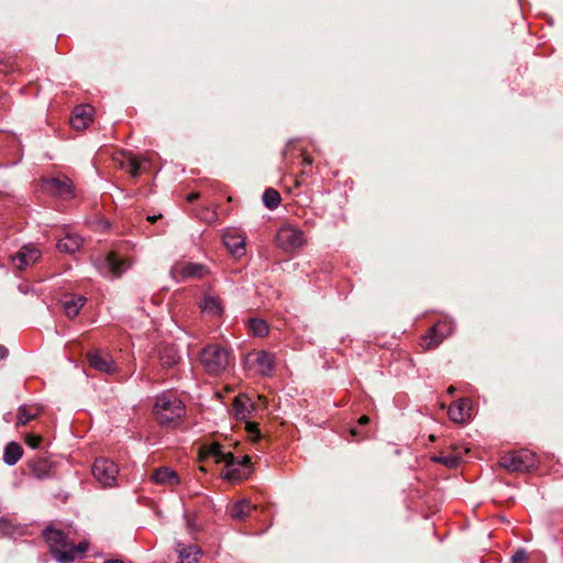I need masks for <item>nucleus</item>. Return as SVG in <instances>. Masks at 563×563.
Returning a JSON list of instances; mask_svg holds the SVG:
<instances>
[{
  "label": "nucleus",
  "mask_w": 563,
  "mask_h": 563,
  "mask_svg": "<svg viewBox=\"0 0 563 563\" xmlns=\"http://www.w3.org/2000/svg\"><path fill=\"white\" fill-rule=\"evenodd\" d=\"M249 463H250V457L249 456H243L242 461L235 463V465L243 466V465H246Z\"/></svg>",
  "instance_id": "obj_43"
},
{
  "label": "nucleus",
  "mask_w": 563,
  "mask_h": 563,
  "mask_svg": "<svg viewBox=\"0 0 563 563\" xmlns=\"http://www.w3.org/2000/svg\"><path fill=\"white\" fill-rule=\"evenodd\" d=\"M199 198V194L198 192H191L187 196V201L188 202H194L196 199Z\"/></svg>",
  "instance_id": "obj_42"
},
{
  "label": "nucleus",
  "mask_w": 563,
  "mask_h": 563,
  "mask_svg": "<svg viewBox=\"0 0 563 563\" xmlns=\"http://www.w3.org/2000/svg\"><path fill=\"white\" fill-rule=\"evenodd\" d=\"M173 274L181 278H202L208 274V268L197 263H178L173 267Z\"/></svg>",
  "instance_id": "obj_14"
},
{
  "label": "nucleus",
  "mask_w": 563,
  "mask_h": 563,
  "mask_svg": "<svg viewBox=\"0 0 563 563\" xmlns=\"http://www.w3.org/2000/svg\"><path fill=\"white\" fill-rule=\"evenodd\" d=\"M254 507L247 500H241L233 505L231 509V517L233 519L243 520L247 518Z\"/></svg>",
  "instance_id": "obj_26"
},
{
  "label": "nucleus",
  "mask_w": 563,
  "mask_h": 563,
  "mask_svg": "<svg viewBox=\"0 0 563 563\" xmlns=\"http://www.w3.org/2000/svg\"><path fill=\"white\" fill-rule=\"evenodd\" d=\"M203 456L213 457L216 463L223 462L228 471L224 474V478L229 481H235L241 477L239 467H235V457L232 452H223L220 444L214 443L206 449L202 454Z\"/></svg>",
  "instance_id": "obj_7"
},
{
  "label": "nucleus",
  "mask_w": 563,
  "mask_h": 563,
  "mask_svg": "<svg viewBox=\"0 0 563 563\" xmlns=\"http://www.w3.org/2000/svg\"><path fill=\"white\" fill-rule=\"evenodd\" d=\"M449 418L456 423H465L472 416V402L467 398H461L448 408Z\"/></svg>",
  "instance_id": "obj_12"
},
{
  "label": "nucleus",
  "mask_w": 563,
  "mask_h": 563,
  "mask_svg": "<svg viewBox=\"0 0 563 563\" xmlns=\"http://www.w3.org/2000/svg\"><path fill=\"white\" fill-rule=\"evenodd\" d=\"M42 536L47 543L53 558L59 563H70L81 558L89 549L87 540L75 544L63 530L47 526Z\"/></svg>",
  "instance_id": "obj_1"
},
{
  "label": "nucleus",
  "mask_w": 563,
  "mask_h": 563,
  "mask_svg": "<svg viewBox=\"0 0 563 563\" xmlns=\"http://www.w3.org/2000/svg\"><path fill=\"white\" fill-rule=\"evenodd\" d=\"M197 216L200 220H202L209 224L214 223L218 220V214H217L216 209L202 208L198 212Z\"/></svg>",
  "instance_id": "obj_34"
},
{
  "label": "nucleus",
  "mask_w": 563,
  "mask_h": 563,
  "mask_svg": "<svg viewBox=\"0 0 563 563\" xmlns=\"http://www.w3.org/2000/svg\"><path fill=\"white\" fill-rule=\"evenodd\" d=\"M300 155L302 156V165H303V169L301 170L300 175L296 176V177H292L294 178V181H295V185L296 187H299L301 186L302 184V178L306 177V176H310L311 175V168L310 169H307L306 167H309L312 165L313 163V159L312 157L303 150L300 151Z\"/></svg>",
  "instance_id": "obj_30"
},
{
  "label": "nucleus",
  "mask_w": 563,
  "mask_h": 563,
  "mask_svg": "<svg viewBox=\"0 0 563 563\" xmlns=\"http://www.w3.org/2000/svg\"><path fill=\"white\" fill-rule=\"evenodd\" d=\"M350 434L354 438L356 441H362L364 439H367L368 434L366 432H362L357 427H353L350 429Z\"/></svg>",
  "instance_id": "obj_38"
},
{
  "label": "nucleus",
  "mask_w": 563,
  "mask_h": 563,
  "mask_svg": "<svg viewBox=\"0 0 563 563\" xmlns=\"http://www.w3.org/2000/svg\"><path fill=\"white\" fill-rule=\"evenodd\" d=\"M527 560H528V555L523 549H518L511 556L512 563H526Z\"/></svg>",
  "instance_id": "obj_37"
},
{
  "label": "nucleus",
  "mask_w": 563,
  "mask_h": 563,
  "mask_svg": "<svg viewBox=\"0 0 563 563\" xmlns=\"http://www.w3.org/2000/svg\"><path fill=\"white\" fill-rule=\"evenodd\" d=\"M369 422V417L364 415L362 417H360V419L357 420V424L358 427H362V426H365Z\"/></svg>",
  "instance_id": "obj_40"
},
{
  "label": "nucleus",
  "mask_w": 563,
  "mask_h": 563,
  "mask_svg": "<svg viewBox=\"0 0 563 563\" xmlns=\"http://www.w3.org/2000/svg\"><path fill=\"white\" fill-rule=\"evenodd\" d=\"M162 218V214H158V216H148L147 217V221L150 222H155L157 219H161Z\"/></svg>",
  "instance_id": "obj_44"
},
{
  "label": "nucleus",
  "mask_w": 563,
  "mask_h": 563,
  "mask_svg": "<svg viewBox=\"0 0 563 563\" xmlns=\"http://www.w3.org/2000/svg\"><path fill=\"white\" fill-rule=\"evenodd\" d=\"M152 479L159 485L175 486L179 484L178 474L169 467H158L154 471Z\"/></svg>",
  "instance_id": "obj_22"
},
{
  "label": "nucleus",
  "mask_w": 563,
  "mask_h": 563,
  "mask_svg": "<svg viewBox=\"0 0 563 563\" xmlns=\"http://www.w3.org/2000/svg\"><path fill=\"white\" fill-rule=\"evenodd\" d=\"M290 147H291V144L289 143V144L287 145L286 150L284 151V155H285V156H286V155H287V153L289 152Z\"/></svg>",
  "instance_id": "obj_47"
},
{
  "label": "nucleus",
  "mask_w": 563,
  "mask_h": 563,
  "mask_svg": "<svg viewBox=\"0 0 563 563\" xmlns=\"http://www.w3.org/2000/svg\"><path fill=\"white\" fill-rule=\"evenodd\" d=\"M8 355L9 350L5 346L0 345V360H4Z\"/></svg>",
  "instance_id": "obj_41"
},
{
  "label": "nucleus",
  "mask_w": 563,
  "mask_h": 563,
  "mask_svg": "<svg viewBox=\"0 0 563 563\" xmlns=\"http://www.w3.org/2000/svg\"><path fill=\"white\" fill-rule=\"evenodd\" d=\"M249 328H250V331L254 335L260 336V338L266 336L269 332L268 324L263 319H256V318L250 319Z\"/></svg>",
  "instance_id": "obj_29"
},
{
  "label": "nucleus",
  "mask_w": 563,
  "mask_h": 563,
  "mask_svg": "<svg viewBox=\"0 0 563 563\" xmlns=\"http://www.w3.org/2000/svg\"><path fill=\"white\" fill-rule=\"evenodd\" d=\"M42 413V408L36 405L20 406L16 413V427L27 424L30 421L36 419Z\"/></svg>",
  "instance_id": "obj_21"
},
{
  "label": "nucleus",
  "mask_w": 563,
  "mask_h": 563,
  "mask_svg": "<svg viewBox=\"0 0 563 563\" xmlns=\"http://www.w3.org/2000/svg\"><path fill=\"white\" fill-rule=\"evenodd\" d=\"M87 360L89 365L96 371L104 374H113L117 372V365L111 355L103 351L92 350L87 352Z\"/></svg>",
  "instance_id": "obj_10"
},
{
  "label": "nucleus",
  "mask_w": 563,
  "mask_h": 563,
  "mask_svg": "<svg viewBox=\"0 0 563 563\" xmlns=\"http://www.w3.org/2000/svg\"><path fill=\"white\" fill-rule=\"evenodd\" d=\"M87 299L84 296L80 295H66L60 300L62 308L65 312V314L69 319H74L78 316L80 309L86 303Z\"/></svg>",
  "instance_id": "obj_18"
},
{
  "label": "nucleus",
  "mask_w": 563,
  "mask_h": 563,
  "mask_svg": "<svg viewBox=\"0 0 563 563\" xmlns=\"http://www.w3.org/2000/svg\"><path fill=\"white\" fill-rule=\"evenodd\" d=\"M115 167L126 169L132 177H137L146 170L147 159L134 155L132 152L119 151L112 155Z\"/></svg>",
  "instance_id": "obj_6"
},
{
  "label": "nucleus",
  "mask_w": 563,
  "mask_h": 563,
  "mask_svg": "<svg viewBox=\"0 0 563 563\" xmlns=\"http://www.w3.org/2000/svg\"><path fill=\"white\" fill-rule=\"evenodd\" d=\"M32 474L37 479L51 477L54 471L53 462L44 456L34 457L27 463Z\"/></svg>",
  "instance_id": "obj_17"
},
{
  "label": "nucleus",
  "mask_w": 563,
  "mask_h": 563,
  "mask_svg": "<svg viewBox=\"0 0 563 563\" xmlns=\"http://www.w3.org/2000/svg\"><path fill=\"white\" fill-rule=\"evenodd\" d=\"M451 449H452L453 453H459L461 455H462V452H464V453L468 452L467 448L462 450L457 444H451Z\"/></svg>",
  "instance_id": "obj_39"
},
{
  "label": "nucleus",
  "mask_w": 563,
  "mask_h": 563,
  "mask_svg": "<svg viewBox=\"0 0 563 563\" xmlns=\"http://www.w3.org/2000/svg\"><path fill=\"white\" fill-rule=\"evenodd\" d=\"M223 243L234 257H241L245 254L246 238L236 232L228 231L223 234Z\"/></svg>",
  "instance_id": "obj_16"
},
{
  "label": "nucleus",
  "mask_w": 563,
  "mask_h": 563,
  "mask_svg": "<svg viewBox=\"0 0 563 563\" xmlns=\"http://www.w3.org/2000/svg\"><path fill=\"white\" fill-rule=\"evenodd\" d=\"M153 412L158 424L163 427H176L185 417L184 402L170 393H163L156 397Z\"/></svg>",
  "instance_id": "obj_2"
},
{
  "label": "nucleus",
  "mask_w": 563,
  "mask_h": 563,
  "mask_svg": "<svg viewBox=\"0 0 563 563\" xmlns=\"http://www.w3.org/2000/svg\"><path fill=\"white\" fill-rule=\"evenodd\" d=\"M245 364L249 369L260 376H268L275 367V357L266 351H253L246 355Z\"/></svg>",
  "instance_id": "obj_8"
},
{
  "label": "nucleus",
  "mask_w": 563,
  "mask_h": 563,
  "mask_svg": "<svg viewBox=\"0 0 563 563\" xmlns=\"http://www.w3.org/2000/svg\"><path fill=\"white\" fill-rule=\"evenodd\" d=\"M124 261H120L115 253H109L106 257V265L108 266L110 273H112L113 276H119L123 272V265Z\"/></svg>",
  "instance_id": "obj_33"
},
{
  "label": "nucleus",
  "mask_w": 563,
  "mask_h": 563,
  "mask_svg": "<svg viewBox=\"0 0 563 563\" xmlns=\"http://www.w3.org/2000/svg\"><path fill=\"white\" fill-rule=\"evenodd\" d=\"M454 331V323L450 319L439 320L433 327H431L432 333H439L442 340L450 336Z\"/></svg>",
  "instance_id": "obj_27"
},
{
  "label": "nucleus",
  "mask_w": 563,
  "mask_h": 563,
  "mask_svg": "<svg viewBox=\"0 0 563 563\" xmlns=\"http://www.w3.org/2000/svg\"><path fill=\"white\" fill-rule=\"evenodd\" d=\"M42 442V437L33 433H29L25 435V443L32 449L38 448Z\"/></svg>",
  "instance_id": "obj_36"
},
{
  "label": "nucleus",
  "mask_w": 563,
  "mask_h": 563,
  "mask_svg": "<svg viewBox=\"0 0 563 563\" xmlns=\"http://www.w3.org/2000/svg\"><path fill=\"white\" fill-rule=\"evenodd\" d=\"M119 470L115 463L106 457L96 459L92 465L95 478L104 487H112L117 482Z\"/></svg>",
  "instance_id": "obj_9"
},
{
  "label": "nucleus",
  "mask_w": 563,
  "mask_h": 563,
  "mask_svg": "<svg viewBox=\"0 0 563 563\" xmlns=\"http://www.w3.org/2000/svg\"><path fill=\"white\" fill-rule=\"evenodd\" d=\"M41 257V251L33 245H24L14 256L12 262L15 268L24 269L27 266L37 262Z\"/></svg>",
  "instance_id": "obj_13"
},
{
  "label": "nucleus",
  "mask_w": 563,
  "mask_h": 563,
  "mask_svg": "<svg viewBox=\"0 0 563 563\" xmlns=\"http://www.w3.org/2000/svg\"><path fill=\"white\" fill-rule=\"evenodd\" d=\"M431 460L437 463L443 464L449 468H455L461 463L462 455L459 453L445 455L443 452H441L439 455L432 456Z\"/></svg>",
  "instance_id": "obj_28"
},
{
  "label": "nucleus",
  "mask_w": 563,
  "mask_h": 563,
  "mask_svg": "<svg viewBox=\"0 0 563 563\" xmlns=\"http://www.w3.org/2000/svg\"><path fill=\"white\" fill-rule=\"evenodd\" d=\"M93 108L89 104L77 106L70 117V125L77 131L85 130L92 122Z\"/></svg>",
  "instance_id": "obj_15"
},
{
  "label": "nucleus",
  "mask_w": 563,
  "mask_h": 563,
  "mask_svg": "<svg viewBox=\"0 0 563 563\" xmlns=\"http://www.w3.org/2000/svg\"><path fill=\"white\" fill-rule=\"evenodd\" d=\"M82 240L77 234L66 233V235L57 242V249L59 252L75 253L80 249Z\"/></svg>",
  "instance_id": "obj_23"
},
{
  "label": "nucleus",
  "mask_w": 563,
  "mask_h": 563,
  "mask_svg": "<svg viewBox=\"0 0 563 563\" xmlns=\"http://www.w3.org/2000/svg\"><path fill=\"white\" fill-rule=\"evenodd\" d=\"M443 340L439 335V333H432L431 328L428 332L421 338L420 345L423 350H433L438 347Z\"/></svg>",
  "instance_id": "obj_31"
},
{
  "label": "nucleus",
  "mask_w": 563,
  "mask_h": 563,
  "mask_svg": "<svg viewBox=\"0 0 563 563\" xmlns=\"http://www.w3.org/2000/svg\"><path fill=\"white\" fill-rule=\"evenodd\" d=\"M280 200V194L273 188H267L263 194V202L268 209H276L279 206Z\"/></svg>",
  "instance_id": "obj_32"
},
{
  "label": "nucleus",
  "mask_w": 563,
  "mask_h": 563,
  "mask_svg": "<svg viewBox=\"0 0 563 563\" xmlns=\"http://www.w3.org/2000/svg\"><path fill=\"white\" fill-rule=\"evenodd\" d=\"M254 406L246 395H238L233 401V412L240 420H246L251 417Z\"/></svg>",
  "instance_id": "obj_20"
},
{
  "label": "nucleus",
  "mask_w": 563,
  "mask_h": 563,
  "mask_svg": "<svg viewBox=\"0 0 563 563\" xmlns=\"http://www.w3.org/2000/svg\"><path fill=\"white\" fill-rule=\"evenodd\" d=\"M0 71H2V73H9V69L0 68Z\"/></svg>",
  "instance_id": "obj_48"
},
{
  "label": "nucleus",
  "mask_w": 563,
  "mask_h": 563,
  "mask_svg": "<svg viewBox=\"0 0 563 563\" xmlns=\"http://www.w3.org/2000/svg\"><path fill=\"white\" fill-rule=\"evenodd\" d=\"M158 357L162 366L172 367L178 363L179 356L172 345H161L158 347Z\"/></svg>",
  "instance_id": "obj_24"
},
{
  "label": "nucleus",
  "mask_w": 563,
  "mask_h": 563,
  "mask_svg": "<svg viewBox=\"0 0 563 563\" xmlns=\"http://www.w3.org/2000/svg\"><path fill=\"white\" fill-rule=\"evenodd\" d=\"M103 563H124V562L121 560H118V559H109V560H106Z\"/></svg>",
  "instance_id": "obj_45"
},
{
  "label": "nucleus",
  "mask_w": 563,
  "mask_h": 563,
  "mask_svg": "<svg viewBox=\"0 0 563 563\" xmlns=\"http://www.w3.org/2000/svg\"><path fill=\"white\" fill-rule=\"evenodd\" d=\"M200 308L202 312L212 317H221L224 310L221 298L211 292H207L203 296V299L200 302Z\"/></svg>",
  "instance_id": "obj_19"
},
{
  "label": "nucleus",
  "mask_w": 563,
  "mask_h": 563,
  "mask_svg": "<svg viewBox=\"0 0 563 563\" xmlns=\"http://www.w3.org/2000/svg\"><path fill=\"white\" fill-rule=\"evenodd\" d=\"M200 362L210 375H219L228 368L230 354L219 345H208L201 351Z\"/></svg>",
  "instance_id": "obj_3"
},
{
  "label": "nucleus",
  "mask_w": 563,
  "mask_h": 563,
  "mask_svg": "<svg viewBox=\"0 0 563 563\" xmlns=\"http://www.w3.org/2000/svg\"><path fill=\"white\" fill-rule=\"evenodd\" d=\"M23 450L22 446L16 442H9L3 452V461L5 464L12 466L18 463V461L22 457Z\"/></svg>",
  "instance_id": "obj_25"
},
{
  "label": "nucleus",
  "mask_w": 563,
  "mask_h": 563,
  "mask_svg": "<svg viewBox=\"0 0 563 563\" xmlns=\"http://www.w3.org/2000/svg\"><path fill=\"white\" fill-rule=\"evenodd\" d=\"M498 463L508 472H528L536 466L537 457L533 452L523 449L506 453Z\"/></svg>",
  "instance_id": "obj_4"
},
{
  "label": "nucleus",
  "mask_w": 563,
  "mask_h": 563,
  "mask_svg": "<svg viewBox=\"0 0 563 563\" xmlns=\"http://www.w3.org/2000/svg\"><path fill=\"white\" fill-rule=\"evenodd\" d=\"M43 187L49 194L63 199H68L74 196L71 180L66 176L45 179Z\"/></svg>",
  "instance_id": "obj_11"
},
{
  "label": "nucleus",
  "mask_w": 563,
  "mask_h": 563,
  "mask_svg": "<svg viewBox=\"0 0 563 563\" xmlns=\"http://www.w3.org/2000/svg\"><path fill=\"white\" fill-rule=\"evenodd\" d=\"M454 391H455V387L450 386V387L448 388V393H449L450 395H453V394H454Z\"/></svg>",
  "instance_id": "obj_46"
},
{
  "label": "nucleus",
  "mask_w": 563,
  "mask_h": 563,
  "mask_svg": "<svg viewBox=\"0 0 563 563\" xmlns=\"http://www.w3.org/2000/svg\"><path fill=\"white\" fill-rule=\"evenodd\" d=\"M275 243L283 252L294 253L302 247L307 240L301 230L290 224H284L276 233Z\"/></svg>",
  "instance_id": "obj_5"
},
{
  "label": "nucleus",
  "mask_w": 563,
  "mask_h": 563,
  "mask_svg": "<svg viewBox=\"0 0 563 563\" xmlns=\"http://www.w3.org/2000/svg\"><path fill=\"white\" fill-rule=\"evenodd\" d=\"M245 430L252 441L257 442L262 439V433L257 422L246 421Z\"/></svg>",
  "instance_id": "obj_35"
}]
</instances>
